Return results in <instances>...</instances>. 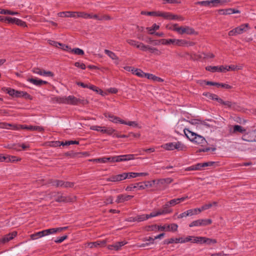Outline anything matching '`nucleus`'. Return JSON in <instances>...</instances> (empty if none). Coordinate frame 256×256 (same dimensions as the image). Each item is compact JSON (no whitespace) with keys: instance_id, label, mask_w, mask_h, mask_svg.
Masks as SVG:
<instances>
[{"instance_id":"1","label":"nucleus","mask_w":256,"mask_h":256,"mask_svg":"<svg viewBox=\"0 0 256 256\" xmlns=\"http://www.w3.org/2000/svg\"><path fill=\"white\" fill-rule=\"evenodd\" d=\"M58 102L60 103L72 105H78L79 104L84 105L88 104V100L84 98H77L74 96L58 98Z\"/></svg>"},{"instance_id":"2","label":"nucleus","mask_w":256,"mask_h":256,"mask_svg":"<svg viewBox=\"0 0 256 256\" xmlns=\"http://www.w3.org/2000/svg\"><path fill=\"white\" fill-rule=\"evenodd\" d=\"M184 132L186 138H188L190 140L196 144H200L202 146H204L207 144V142L204 137L198 135L188 129H184Z\"/></svg>"},{"instance_id":"3","label":"nucleus","mask_w":256,"mask_h":256,"mask_svg":"<svg viewBox=\"0 0 256 256\" xmlns=\"http://www.w3.org/2000/svg\"><path fill=\"white\" fill-rule=\"evenodd\" d=\"M160 42L163 45H169L172 44L174 46H190L194 45V42L190 41H187L185 40L179 39H162L160 40Z\"/></svg>"},{"instance_id":"4","label":"nucleus","mask_w":256,"mask_h":256,"mask_svg":"<svg viewBox=\"0 0 256 256\" xmlns=\"http://www.w3.org/2000/svg\"><path fill=\"white\" fill-rule=\"evenodd\" d=\"M3 90L4 92L13 98H24L27 100L32 99V96L26 92L16 90L10 88H4Z\"/></svg>"},{"instance_id":"5","label":"nucleus","mask_w":256,"mask_h":256,"mask_svg":"<svg viewBox=\"0 0 256 256\" xmlns=\"http://www.w3.org/2000/svg\"><path fill=\"white\" fill-rule=\"evenodd\" d=\"M162 147L167 150H186V147L180 142H168L162 146Z\"/></svg>"},{"instance_id":"6","label":"nucleus","mask_w":256,"mask_h":256,"mask_svg":"<svg viewBox=\"0 0 256 256\" xmlns=\"http://www.w3.org/2000/svg\"><path fill=\"white\" fill-rule=\"evenodd\" d=\"M134 155L132 154L121 155V156L106 158L107 162H120L132 160H134Z\"/></svg>"},{"instance_id":"7","label":"nucleus","mask_w":256,"mask_h":256,"mask_svg":"<svg viewBox=\"0 0 256 256\" xmlns=\"http://www.w3.org/2000/svg\"><path fill=\"white\" fill-rule=\"evenodd\" d=\"M248 29L249 24H244L230 30L228 34L230 36H236L246 32Z\"/></svg>"},{"instance_id":"8","label":"nucleus","mask_w":256,"mask_h":256,"mask_svg":"<svg viewBox=\"0 0 256 256\" xmlns=\"http://www.w3.org/2000/svg\"><path fill=\"white\" fill-rule=\"evenodd\" d=\"M56 197L55 200L58 202H73L76 200L75 196H66L62 195L60 192H57L56 195H54Z\"/></svg>"},{"instance_id":"9","label":"nucleus","mask_w":256,"mask_h":256,"mask_svg":"<svg viewBox=\"0 0 256 256\" xmlns=\"http://www.w3.org/2000/svg\"><path fill=\"white\" fill-rule=\"evenodd\" d=\"M212 223L211 219H198L192 222L189 224V226H204L210 225Z\"/></svg>"},{"instance_id":"10","label":"nucleus","mask_w":256,"mask_h":256,"mask_svg":"<svg viewBox=\"0 0 256 256\" xmlns=\"http://www.w3.org/2000/svg\"><path fill=\"white\" fill-rule=\"evenodd\" d=\"M226 2V0H206L197 2L195 3V4L200 5L204 6H212L211 4H212V6H215V4L219 3H224Z\"/></svg>"},{"instance_id":"11","label":"nucleus","mask_w":256,"mask_h":256,"mask_svg":"<svg viewBox=\"0 0 256 256\" xmlns=\"http://www.w3.org/2000/svg\"><path fill=\"white\" fill-rule=\"evenodd\" d=\"M198 34V33L194 30L188 26H180L178 32V34Z\"/></svg>"},{"instance_id":"12","label":"nucleus","mask_w":256,"mask_h":256,"mask_svg":"<svg viewBox=\"0 0 256 256\" xmlns=\"http://www.w3.org/2000/svg\"><path fill=\"white\" fill-rule=\"evenodd\" d=\"M32 72L36 74H38L40 76L52 77L54 74L50 71H46L45 70H42L38 68H34L32 69Z\"/></svg>"},{"instance_id":"13","label":"nucleus","mask_w":256,"mask_h":256,"mask_svg":"<svg viewBox=\"0 0 256 256\" xmlns=\"http://www.w3.org/2000/svg\"><path fill=\"white\" fill-rule=\"evenodd\" d=\"M128 176L126 172L114 176H112L108 178L107 180L108 182H120L127 178Z\"/></svg>"},{"instance_id":"14","label":"nucleus","mask_w":256,"mask_h":256,"mask_svg":"<svg viewBox=\"0 0 256 256\" xmlns=\"http://www.w3.org/2000/svg\"><path fill=\"white\" fill-rule=\"evenodd\" d=\"M178 226L176 224H170L158 226V230L163 231H172L176 232L178 230Z\"/></svg>"},{"instance_id":"15","label":"nucleus","mask_w":256,"mask_h":256,"mask_svg":"<svg viewBox=\"0 0 256 256\" xmlns=\"http://www.w3.org/2000/svg\"><path fill=\"white\" fill-rule=\"evenodd\" d=\"M17 234L16 232H12L4 236L2 238L0 239V244H4L10 240H12Z\"/></svg>"},{"instance_id":"16","label":"nucleus","mask_w":256,"mask_h":256,"mask_svg":"<svg viewBox=\"0 0 256 256\" xmlns=\"http://www.w3.org/2000/svg\"><path fill=\"white\" fill-rule=\"evenodd\" d=\"M105 117L108 118L109 120L112 122L118 123L120 122L122 124H125V121L123 120H122L120 118L116 116H114V115L108 113L104 114Z\"/></svg>"},{"instance_id":"17","label":"nucleus","mask_w":256,"mask_h":256,"mask_svg":"<svg viewBox=\"0 0 256 256\" xmlns=\"http://www.w3.org/2000/svg\"><path fill=\"white\" fill-rule=\"evenodd\" d=\"M127 244L126 241L116 242L113 244L108 245V248L110 250H119L121 248Z\"/></svg>"},{"instance_id":"18","label":"nucleus","mask_w":256,"mask_h":256,"mask_svg":"<svg viewBox=\"0 0 256 256\" xmlns=\"http://www.w3.org/2000/svg\"><path fill=\"white\" fill-rule=\"evenodd\" d=\"M134 197L133 196L128 195L126 194H121L117 196L116 202L117 204L122 203L126 201H128Z\"/></svg>"},{"instance_id":"19","label":"nucleus","mask_w":256,"mask_h":256,"mask_svg":"<svg viewBox=\"0 0 256 256\" xmlns=\"http://www.w3.org/2000/svg\"><path fill=\"white\" fill-rule=\"evenodd\" d=\"M28 81L34 84V85L39 86L43 84H48V82L46 81L33 78H28Z\"/></svg>"},{"instance_id":"20","label":"nucleus","mask_w":256,"mask_h":256,"mask_svg":"<svg viewBox=\"0 0 256 256\" xmlns=\"http://www.w3.org/2000/svg\"><path fill=\"white\" fill-rule=\"evenodd\" d=\"M60 17L76 18V12H62L58 14Z\"/></svg>"},{"instance_id":"21","label":"nucleus","mask_w":256,"mask_h":256,"mask_svg":"<svg viewBox=\"0 0 256 256\" xmlns=\"http://www.w3.org/2000/svg\"><path fill=\"white\" fill-rule=\"evenodd\" d=\"M170 206L168 204V202L166 203L163 206L161 210H159L160 212V214H168L172 213V210L170 208Z\"/></svg>"},{"instance_id":"22","label":"nucleus","mask_w":256,"mask_h":256,"mask_svg":"<svg viewBox=\"0 0 256 256\" xmlns=\"http://www.w3.org/2000/svg\"><path fill=\"white\" fill-rule=\"evenodd\" d=\"M220 14H231L240 12L239 10L234 8H228L225 10H219Z\"/></svg>"},{"instance_id":"23","label":"nucleus","mask_w":256,"mask_h":256,"mask_svg":"<svg viewBox=\"0 0 256 256\" xmlns=\"http://www.w3.org/2000/svg\"><path fill=\"white\" fill-rule=\"evenodd\" d=\"M173 182V179L170 178H160L158 180V184L167 185Z\"/></svg>"},{"instance_id":"24","label":"nucleus","mask_w":256,"mask_h":256,"mask_svg":"<svg viewBox=\"0 0 256 256\" xmlns=\"http://www.w3.org/2000/svg\"><path fill=\"white\" fill-rule=\"evenodd\" d=\"M46 236L45 230H43L40 232H36L30 235V238L32 240H36L38 238L43 237Z\"/></svg>"},{"instance_id":"25","label":"nucleus","mask_w":256,"mask_h":256,"mask_svg":"<svg viewBox=\"0 0 256 256\" xmlns=\"http://www.w3.org/2000/svg\"><path fill=\"white\" fill-rule=\"evenodd\" d=\"M194 214V210L192 209L188 210L180 214H179L178 216V218H182L184 217H186L187 216H192Z\"/></svg>"},{"instance_id":"26","label":"nucleus","mask_w":256,"mask_h":256,"mask_svg":"<svg viewBox=\"0 0 256 256\" xmlns=\"http://www.w3.org/2000/svg\"><path fill=\"white\" fill-rule=\"evenodd\" d=\"M146 78L149 80H152L154 81L158 82H163L164 80L162 78L156 76L152 74L148 73L146 74Z\"/></svg>"},{"instance_id":"27","label":"nucleus","mask_w":256,"mask_h":256,"mask_svg":"<svg viewBox=\"0 0 256 256\" xmlns=\"http://www.w3.org/2000/svg\"><path fill=\"white\" fill-rule=\"evenodd\" d=\"M246 132V130L240 125H234V126L233 133L240 132L244 134Z\"/></svg>"},{"instance_id":"28","label":"nucleus","mask_w":256,"mask_h":256,"mask_svg":"<svg viewBox=\"0 0 256 256\" xmlns=\"http://www.w3.org/2000/svg\"><path fill=\"white\" fill-rule=\"evenodd\" d=\"M134 188L136 190H144L148 186L146 182H139L134 184Z\"/></svg>"},{"instance_id":"29","label":"nucleus","mask_w":256,"mask_h":256,"mask_svg":"<svg viewBox=\"0 0 256 256\" xmlns=\"http://www.w3.org/2000/svg\"><path fill=\"white\" fill-rule=\"evenodd\" d=\"M181 239H182V238H171L170 239H166L164 240V244H172L174 242H175V243L180 242V243Z\"/></svg>"},{"instance_id":"30","label":"nucleus","mask_w":256,"mask_h":256,"mask_svg":"<svg viewBox=\"0 0 256 256\" xmlns=\"http://www.w3.org/2000/svg\"><path fill=\"white\" fill-rule=\"evenodd\" d=\"M217 242V240L216 239L210 238L204 236V244H206L208 246L216 244Z\"/></svg>"},{"instance_id":"31","label":"nucleus","mask_w":256,"mask_h":256,"mask_svg":"<svg viewBox=\"0 0 256 256\" xmlns=\"http://www.w3.org/2000/svg\"><path fill=\"white\" fill-rule=\"evenodd\" d=\"M204 236H193L192 243L204 244Z\"/></svg>"},{"instance_id":"32","label":"nucleus","mask_w":256,"mask_h":256,"mask_svg":"<svg viewBox=\"0 0 256 256\" xmlns=\"http://www.w3.org/2000/svg\"><path fill=\"white\" fill-rule=\"evenodd\" d=\"M11 127L12 129H16V126L6 122H0V128L9 129Z\"/></svg>"},{"instance_id":"33","label":"nucleus","mask_w":256,"mask_h":256,"mask_svg":"<svg viewBox=\"0 0 256 256\" xmlns=\"http://www.w3.org/2000/svg\"><path fill=\"white\" fill-rule=\"evenodd\" d=\"M0 14H2L17 15L18 13L16 12H13L8 10L0 9Z\"/></svg>"},{"instance_id":"34","label":"nucleus","mask_w":256,"mask_h":256,"mask_svg":"<svg viewBox=\"0 0 256 256\" xmlns=\"http://www.w3.org/2000/svg\"><path fill=\"white\" fill-rule=\"evenodd\" d=\"M104 52L112 60H118V58L114 52L110 50H105Z\"/></svg>"},{"instance_id":"35","label":"nucleus","mask_w":256,"mask_h":256,"mask_svg":"<svg viewBox=\"0 0 256 256\" xmlns=\"http://www.w3.org/2000/svg\"><path fill=\"white\" fill-rule=\"evenodd\" d=\"M142 14L147 15L150 16H159L160 12H145L142 11L141 12Z\"/></svg>"},{"instance_id":"36","label":"nucleus","mask_w":256,"mask_h":256,"mask_svg":"<svg viewBox=\"0 0 256 256\" xmlns=\"http://www.w3.org/2000/svg\"><path fill=\"white\" fill-rule=\"evenodd\" d=\"M90 130L100 132L104 134L105 126H90Z\"/></svg>"},{"instance_id":"37","label":"nucleus","mask_w":256,"mask_h":256,"mask_svg":"<svg viewBox=\"0 0 256 256\" xmlns=\"http://www.w3.org/2000/svg\"><path fill=\"white\" fill-rule=\"evenodd\" d=\"M6 162H15L18 161H20L21 158H18L16 156H6Z\"/></svg>"},{"instance_id":"38","label":"nucleus","mask_w":256,"mask_h":256,"mask_svg":"<svg viewBox=\"0 0 256 256\" xmlns=\"http://www.w3.org/2000/svg\"><path fill=\"white\" fill-rule=\"evenodd\" d=\"M136 71L134 74L136 76L140 78H146V74L148 73H145L142 70L138 68H136Z\"/></svg>"},{"instance_id":"39","label":"nucleus","mask_w":256,"mask_h":256,"mask_svg":"<svg viewBox=\"0 0 256 256\" xmlns=\"http://www.w3.org/2000/svg\"><path fill=\"white\" fill-rule=\"evenodd\" d=\"M220 83H218V82H212L206 81V80H202L200 82L201 84H206V85L216 86L218 88L220 86Z\"/></svg>"},{"instance_id":"40","label":"nucleus","mask_w":256,"mask_h":256,"mask_svg":"<svg viewBox=\"0 0 256 256\" xmlns=\"http://www.w3.org/2000/svg\"><path fill=\"white\" fill-rule=\"evenodd\" d=\"M136 222H140L144 221L146 220H148V214H141V215H138L136 216Z\"/></svg>"},{"instance_id":"41","label":"nucleus","mask_w":256,"mask_h":256,"mask_svg":"<svg viewBox=\"0 0 256 256\" xmlns=\"http://www.w3.org/2000/svg\"><path fill=\"white\" fill-rule=\"evenodd\" d=\"M159 16H161L166 19L170 20L171 13L169 12H160Z\"/></svg>"},{"instance_id":"42","label":"nucleus","mask_w":256,"mask_h":256,"mask_svg":"<svg viewBox=\"0 0 256 256\" xmlns=\"http://www.w3.org/2000/svg\"><path fill=\"white\" fill-rule=\"evenodd\" d=\"M150 46L145 45L142 42H140L138 45L137 46V48H140V50L142 51L148 50Z\"/></svg>"},{"instance_id":"43","label":"nucleus","mask_w":256,"mask_h":256,"mask_svg":"<svg viewBox=\"0 0 256 256\" xmlns=\"http://www.w3.org/2000/svg\"><path fill=\"white\" fill-rule=\"evenodd\" d=\"M214 56L213 54L208 52V53H202L201 55L199 56L200 58H214Z\"/></svg>"},{"instance_id":"44","label":"nucleus","mask_w":256,"mask_h":256,"mask_svg":"<svg viewBox=\"0 0 256 256\" xmlns=\"http://www.w3.org/2000/svg\"><path fill=\"white\" fill-rule=\"evenodd\" d=\"M148 51L151 53H154L156 55H160L162 52L157 48L154 47H151L150 46Z\"/></svg>"},{"instance_id":"45","label":"nucleus","mask_w":256,"mask_h":256,"mask_svg":"<svg viewBox=\"0 0 256 256\" xmlns=\"http://www.w3.org/2000/svg\"><path fill=\"white\" fill-rule=\"evenodd\" d=\"M71 52H74V54L82 56L84 54V52L82 50L79 48H75L71 50Z\"/></svg>"},{"instance_id":"46","label":"nucleus","mask_w":256,"mask_h":256,"mask_svg":"<svg viewBox=\"0 0 256 256\" xmlns=\"http://www.w3.org/2000/svg\"><path fill=\"white\" fill-rule=\"evenodd\" d=\"M206 70L208 71L214 72H218V66H208L206 68Z\"/></svg>"},{"instance_id":"47","label":"nucleus","mask_w":256,"mask_h":256,"mask_svg":"<svg viewBox=\"0 0 256 256\" xmlns=\"http://www.w3.org/2000/svg\"><path fill=\"white\" fill-rule=\"evenodd\" d=\"M88 14L85 12H76V18H82L88 19Z\"/></svg>"},{"instance_id":"48","label":"nucleus","mask_w":256,"mask_h":256,"mask_svg":"<svg viewBox=\"0 0 256 256\" xmlns=\"http://www.w3.org/2000/svg\"><path fill=\"white\" fill-rule=\"evenodd\" d=\"M203 95L208 97V98L212 100H216V98L217 97V95L214 94H211L210 92H204Z\"/></svg>"},{"instance_id":"49","label":"nucleus","mask_w":256,"mask_h":256,"mask_svg":"<svg viewBox=\"0 0 256 256\" xmlns=\"http://www.w3.org/2000/svg\"><path fill=\"white\" fill-rule=\"evenodd\" d=\"M126 42L132 46H136L137 48V46L138 45L140 42L136 41L134 40L128 39L126 40Z\"/></svg>"},{"instance_id":"50","label":"nucleus","mask_w":256,"mask_h":256,"mask_svg":"<svg viewBox=\"0 0 256 256\" xmlns=\"http://www.w3.org/2000/svg\"><path fill=\"white\" fill-rule=\"evenodd\" d=\"M46 236H48L50 234H53L58 232V230L56 228H52L50 229L44 230Z\"/></svg>"},{"instance_id":"51","label":"nucleus","mask_w":256,"mask_h":256,"mask_svg":"<svg viewBox=\"0 0 256 256\" xmlns=\"http://www.w3.org/2000/svg\"><path fill=\"white\" fill-rule=\"evenodd\" d=\"M30 130H38L39 132H42L44 130V128L42 127L39 126H30Z\"/></svg>"},{"instance_id":"52","label":"nucleus","mask_w":256,"mask_h":256,"mask_svg":"<svg viewBox=\"0 0 256 256\" xmlns=\"http://www.w3.org/2000/svg\"><path fill=\"white\" fill-rule=\"evenodd\" d=\"M223 105L227 108H234L235 106L236 103L230 101H224Z\"/></svg>"},{"instance_id":"53","label":"nucleus","mask_w":256,"mask_h":256,"mask_svg":"<svg viewBox=\"0 0 256 256\" xmlns=\"http://www.w3.org/2000/svg\"><path fill=\"white\" fill-rule=\"evenodd\" d=\"M166 28L169 30L176 32L178 34L180 27L178 26V24H174L170 27H168V26H167Z\"/></svg>"},{"instance_id":"54","label":"nucleus","mask_w":256,"mask_h":256,"mask_svg":"<svg viewBox=\"0 0 256 256\" xmlns=\"http://www.w3.org/2000/svg\"><path fill=\"white\" fill-rule=\"evenodd\" d=\"M212 206V204H206L202 206L200 209L198 210V213L201 212L202 211L210 208Z\"/></svg>"},{"instance_id":"55","label":"nucleus","mask_w":256,"mask_h":256,"mask_svg":"<svg viewBox=\"0 0 256 256\" xmlns=\"http://www.w3.org/2000/svg\"><path fill=\"white\" fill-rule=\"evenodd\" d=\"M64 181L62 180H56L53 183L52 185L56 187H62L63 188Z\"/></svg>"},{"instance_id":"56","label":"nucleus","mask_w":256,"mask_h":256,"mask_svg":"<svg viewBox=\"0 0 256 256\" xmlns=\"http://www.w3.org/2000/svg\"><path fill=\"white\" fill-rule=\"evenodd\" d=\"M16 18L6 16V22L8 24H14L16 23Z\"/></svg>"},{"instance_id":"57","label":"nucleus","mask_w":256,"mask_h":256,"mask_svg":"<svg viewBox=\"0 0 256 256\" xmlns=\"http://www.w3.org/2000/svg\"><path fill=\"white\" fill-rule=\"evenodd\" d=\"M116 132V130L112 128L105 127L104 134H106L108 135H112Z\"/></svg>"},{"instance_id":"58","label":"nucleus","mask_w":256,"mask_h":256,"mask_svg":"<svg viewBox=\"0 0 256 256\" xmlns=\"http://www.w3.org/2000/svg\"><path fill=\"white\" fill-rule=\"evenodd\" d=\"M79 142L76 140H68L65 142H63L62 146H70V144H78Z\"/></svg>"},{"instance_id":"59","label":"nucleus","mask_w":256,"mask_h":256,"mask_svg":"<svg viewBox=\"0 0 256 256\" xmlns=\"http://www.w3.org/2000/svg\"><path fill=\"white\" fill-rule=\"evenodd\" d=\"M180 20L182 21L184 20V18L182 16H178L176 14H172L171 13L170 20Z\"/></svg>"},{"instance_id":"60","label":"nucleus","mask_w":256,"mask_h":256,"mask_svg":"<svg viewBox=\"0 0 256 256\" xmlns=\"http://www.w3.org/2000/svg\"><path fill=\"white\" fill-rule=\"evenodd\" d=\"M160 215H161L160 212V210H158L157 212H152L150 214H148V218H150Z\"/></svg>"},{"instance_id":"61","label":"nucleus","mask_w":256,"mask_h":256,"mask_svg":"<svg viewBox=\"0 0 256 256\" xmlns=\"http://www.w3.org/2000/svg\"><path fill=\"white\" fill-rule=\"evenodd\" d=\"M90 161L92 162H98L100 163H106L107 162V160L106 158H96L94 160H90Z\"/></svg>"},{"instance_id":"62","label":"nucleus","mask_w":256,"mask_h":256,"mask_svg":"<svg viewBox=\"0 0 256 256\" xmlns=\"http://www.w3.org/2000/svg\"><path fill=\"white\" fill-rule=\"evenodd\" d=\"M192 238H193V236H188L184 239H183L182 238V239L180 240V243H186V242H192Z\"/></svg>"},{"instance_id":"63","label":"nucleus","mask_w":256,"mask_h":256,"mask_svg":"<svg viewBox=\"0 0 256 256\" xmlns=\"http://www.w3.org/2000/svg\"><path fill=\"white\" fill-rule=\"evenodd\" d=\"M158 226H157L156 224L148 226L146 227V230L147 231H153L157 228L158 229Z\"/></svg>"},{"instance_id":"64","label":"nucleus","mask_w":256,"mask_h":256,"mask_svg":"<svg viewBox=\"0 0 256 256\" xmlns=\"http://www.w3.org/2000/svg\"><path fill=\"white\" fill-rule=\"evenodd\" d=\"M60 47V48L62 49V50H66V51H70L71 52V48H70L67 45H66V44H61L60 43V45H59L58 46V48Z\"/></svg>"}]
</instances>
